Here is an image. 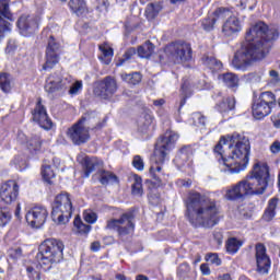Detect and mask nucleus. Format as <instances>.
Masks as SVG:
<instances>
[{"mask_svg": "<svg viewBox=\"0 0 280 280\" xmlns=\"http://www.w3.org/2000/svg\"><path fill=\"white\" fill-rule=\"evenodd\" d=\"M91 250H93V253H97V250H100V242L92 243Z\"/></svg>", "mask_w": 280, "mask_h": 280, "instance_id": "nucleus-59", "label": "nucleus"}, {"mask_svg": "<svg viewBox=\"0 0 280 280\" xmlns=\"http://www.w3.org/2000/svg\"><path fill=\"white\" fill-rule=\"evenodd\" d=\"M178 141V133L174 131H166L155 143L154 153L152 156V165L150 174L158 183H166L167 174L163 171V164L167 154L172 152L174 145Z\"/></svg>", "mask_w": 280, "mask_h": 280, "instance_id": "nucleus-5", "label": "nucleus"}, {"mask_svg": "<svg viewBox=\"0 0 280 280\" xmlns=\"http://www.w3.org/2000/svg\"><path fill=\"white\" fill-rule=\"evenodd\" d=\"M40 145L42 142L38 136L31 138L30 141L26 142V148H28V150H40Z\"/></svg>", "mask_w": 280, "mask_h": 280, "instance_id": "nucleus-41", "label": "nucleus"}, {"mask_svg": "<svg viewBox=\"0 0 280 280\" xmlns=\"http://www.w3.org/2000/svg\"><path fill=\"white\" fill-rule=\"evenodd\" d=\"M207 261L213 264L214 266H222V260L218 256V254H208L206 257Z\"/></svg>", "mask_w": 280, "mask_h": 280, "instance_id": "nucleus-48", "label": "nucleus"}, {"mask_svg": "<svg viewBox=\"0 0 280 280\" xmlns=\"http://www.w3.org/2000/svg\"><path fill=\"white\" fill-rule=\"evenodd\" d=\"M202 65L207 67V69H210V71L215 72L220 71L222 69V61L218 60L215 57L211 55H203L201 58Z\"/></svg>", "mask_w": 280, "mask_h": 280, "instance_id": "nucleus-23", "label": "nucleus"}, {"mask_svg": "<svg viewBox=\"0 0 280 280\" xmlns=\"http://www.w3.org/2000/svg\"><path fill=\"white\" fill-rule=\"evenodd\" d=\"M133 184L131 186L133 196H143V184L141 177L135 175Z\"/></svg>", "mask_w": 280, "mask_h": 280, "instance_id": "nucleus-37", "label": "nucleus"}, {"mask_svg": "<svg viewBox=\"0 0 280 280\" xmlns=\"http://www.w3.org/2000/svg\"><path fill=\"white\" fill-rule=\"evenodd\" d=\"M84 220L88 224H95L97 222V214L95 212H84Z\"/></svg>", "mask_w": 280, "mask_h": 280, "instance_id": "nucleus-49", "label": "nucleus"}, {"mask_svg": "<svg viewBox=\"0 0 280 280\" xmlns=\"http://www.w3.org/2000/svg\"><path fill=\"white\" fill-rule=\"evenodd\" d=\"M0 89L3 93H10L12 91V80L7 72L0 73Z\"/></svg>", "mask_w": 280, "mask_h": 280, "instance_id": "nucleus-31", "label": "nucleus"}, {"mask_svg": "<svg viewBox=\"0 0 280 280\" xmlns=\"http://www.w3.org/2000/svg\"><path fill=\"white\" fill-rule=\"evenodd\" d=\"M13 163L15 164V168L19 170L20 172H23V170L27 167V162L23 156L14 158Z\"/></svg>", "mask_w": 280, "mask_h": 280, "instance_id": "nucleus-44", "label": "nucleus"}, {"mask_svg": "<svg viewBox=\"0 0 280 280\" xmlns=\"http://www.w3.org/2000/svg\"><path fill=\"white\" fill-rule=\"evenodd\" d=\"M33 120H35L40 128H44V130H51V127L54 126V122H51V119H49L47 109H45V106H43L40 100L37 102L33 112Z\"/></svg>", "mask_w": 280, "mask_h": 280, "instance_id": "nucleus-18", "label": "nucleus"}, {"mask_svg": "<svg viewBox=\"0 0 280 280\" xmlns=\"http://www.w3.org/2000/svg\"><path fill=\"white\" fill-rule=\"evenodd\" d=\"M149 202L154 206L160 205L161 198L159 197V195H149Z\"/></svg>", "mask_w": 280, "mask_h": 280, "instance_id": "nucleus-55", "label": "nucleus"}, {"mask_svg": "<svg viewBox=\"0 0 280 280\" xmlns=\"http://www.w3.org/2000/svg\"><path fill=\"white\" fill-rule=\"evenodd\" d=\"M268 183H270L268 164L257 162L244 179L226 189L225 198L226 200H242L246 196H261L268 189Z\"/></svg>", "mask_w": 280, "mask_h": 280, "instance_id": "nucleus-4", "label": "nucleus"}, {"mask_svg": "<svg viewBox=\"0 0 280 280\" xmlns=\"http://www.w3.org/2000/svg\"><path fill=\"white\" fill-rule=\"evenodd\" d=\"M279 38L276 28H268L264 22H257L245 35L247 44L237 50L232 59V67L236 71H248L253 62L264 60L270 51V40Z\"/></svg>", "mask_w": 280, "mask_h": 280, "instance_id": "nucleus-1", "label": "nucleus"}, {"mask_svg": "<svg viewBox=\"0 0 280 280\" xmlns=\"http://www.w3.org/2000/svg\"><path fill=\"white\" fill-rule=\"evenodd\" d=\"M200 271H201V275H203L205 277H209V275H211V269L209 268L208 264H201Z\"/></svg>", "mask_w": 280, "mask_h": 280, "instance_id": "nucleus-54", "label": "nucleus"}, {"mask_svg": "<svg viewBox=\"0 0 280 280\" xmlns=\"http://www.w3.org/2000/svg\"><path fill=\"white\" fill-rule=\"evenodd\" d=\"M18 27L22 36H30L38 30V18L22 15L18 20Z\"/></svg>", "mask_w": 280, "mask_h": 280, "instance_id": "nucleus-17", "label": "nucleus"}, {"mask_svg": "<svg viewBox=\"0 0 280 280\" xmlns=\"http://www.w3.org/2000/svg\"><path fill=\"white\" fill-rule=\"evenodd\" d=\"M15 49H16V42H14L13 39H10L5 48L7 54H12V51H14Z\"/></svg>", "mask_w": 280, "mask_h": 280, "instance_id": "nucleus-53", "label": "nucleus"}, {"mask_svg": "<svg viewBox=\"0 0 280 280\" xmlns=\"http://www.w3.org/2000/svg\"><path fill=\"white\" fill-rule=\"evenodd\" d=\"M71 81V78H70ZM70 89L68 91L69 95H78L80 91L82 90L83 83L82 81H75L74 83L70 82L69 84Z\"/></svg>", "mask_w": 280, "mask_h": 280, "instance_id": "nucleus-43", "label": "nucleus"}, {"mask_svg": "<svg viewBox=\"0 0 280 280\" xmlns=\"http://www.w3.org/2000/svg\"><path fill=\"white\" fill-rule=\"evenodd\" d=\"M270 78H272L276 82H279V72L276 70H270L269 72Z\"/></svg>", "mask_w": 280, "mask_h": 280, "instance_id": "nucleus-58", "label": "nucleus"}, {"mask_svg": "<svg viewBox=\"0 0 280 280\" xmlns=\"http://www.w3.org/2000/svg\"><path fill=\"white\" fill-rule=\"evenodd\" d=\"M187 159H189V154L187 153V148H183L179 150L178 154L175 158V163L178 165H185Z\"/></svg>", "mask_w": 280, "mask_h": 280, "instance_id": "nucleus-39", "label": "nucleus"}, {"mask_svg": "<svg viewBox=\"0 0 280 280\" xmlns=\"http://www.w3.org/2000/svg\"><path fill=\"white\" fill-rule=\"evenodd\" d=\"M256 254V270L259 275H268L270 272V266L272 262L270 261V256H268L266 245L258 243L255 247Z\"/></svg>", "mask_w": 280, "mask_h": 280, "instance_id": "nucleus-15", "label": "nucleus"}, {"mask_svg": "<svg viewBox=\"0 0 280 280\" xmlns=\"http://www.w3.org/2000/svg\"><path fill=\"white\" fill-rule=\"evenodd\" d=\"M26 273L30 280H40V265L39 262H32L26 267Z\"/></svg>", "mask_w": 280, "mask_h": 280, "instance_id": "nucleus-30", "label": "nucleus"}, {"mask_svg": "<svg viewBox=\"0 0 280 280\" xmlns=\"http://www.w3.org/2000/svg\"><path fill=\"white\" fill-rule=\"evenodd\" d=\"M257 100L270 108L277 106V96L272 92H262Z\"/></svg>", "mask_w": 280, "mask_h": 280, "instance_id": "nucleus-29", "label": "nucleus"}, {"mask_svg": "<svg viewBox=\"0 0 280 280\" xmlns=\"http://www.w3.org/2000/svg\"><path fill=\"white\" fill-rule=\"evenodd\" d=\"M12 220V213L0 207V226H5Z\"/></svg>", "mask_w": 280, "mask_h": 280, "instance_id": "nucleus-40", "label": "nucleus"}, {"mask_svg": "<svg viewBox=\"0 0 280 280\" xmlns=\"http://www.w3.org/2000/svg\"><path fill=\"white\" fill-rule=\"evenodd\" d=\"M235 147L226 144V139L221 138L219 143L214 147V154L221 159L225 166L224 172L229 174H240L248 167V159L250 156V141L248 138L234 133L231 138Z\"/></svg>", "mask_w": 280, "mask_h": 280, "instance_id": "nucleus-2", "label": "nucleus"}, {"mask_svg": "<svg viewBox=\"0 0 280 280\" xmlns=\"http://www.w3.org/2000/svg\"><path fill=\"white\" fill-rule=\"evenodd\" d=\"M242 248V242L235 237H231L226 242V250L230 253V255H235L237 250Z\"/></svg>", "mask_w": 280, "mask_h": 280, "instance_id": "nucleus-33", "label": "nucleus"}, {"mask_svg": "<svg viewBox=\"0 0 280 280\" xmlns=\"http://www.w3.org/2000/svg\"><path fill=\"white\" fill-rule=\"evenodd\" d=\"M217 21L215 18H205L201 21V27L202 30H205V32H211V30H213L214 25H215Z\"/></svg>", "mask_w": 280, "mask_h": 280, "instance_id": "nucleus-42", "label": "nucleus"}, {"mask_svg": "<svg viewBox=\"0 0 280 280\" xmlns=\"http://www.w3.org/2000/svg\"><path fill=\"white\" fill-rule=\"evenodd\" d=\"M218 110L222 115H226V113L235 110V97L223 98V101L218 104Z\"/></svg>", "mask_w": 280, "mask_h": 280, "instance_id": "nucleus-25", "label": "nucleus"}, {"mask_svg": "<svg viewBox=\"0 0 280 280\" xmlns=\"http://www.w3.org/2000/svg\"><path fill=\"white\" fill-rule=\"evenodd\" d=\"M182 92L185 97H189V95H191V90L189 89V85L185 82L182 84Z\"/></svg>", "mask_w": 280, "mask_h": 280, "instance_id": "nucleus-56", "label": "nucleus"}, {"mask_svg": "<svg viewBox=\"0 0 280 280\" xmlns=\"http://www.w3.org/2000/svg\"><path fill=\"white\" fill-rule=\"evenodd\" d=\"M101 56L98 57L104 65H108L113 60V48L108 44H102L98 46Z\"/></svg>", "mask_w": 280, "mask_h": 280, "instance_id": "nucleus-26", "label": "nucleus"}, {"mask_svg": "<svg viewBox=\"0 0 280 280\" xmlns=\"http://www.w3.org/2000/svg\"><path fill=\"white\" fill-rule=\"evenodd\" d=\"M116 279L117 280H128V278H126V276L121 275V273H117L116 275Z\"/></svg>", "mask_w": 280, "mask_h": 280, "instance_id": "nucleus-63", "label": "nucleus"}, {"mask_svg": "<svg viewBox=\"0 0 280 280\" xmlns=\"http://www.w3.org/2000/svg\"><path fill=\"white\" fill-rule=\"evenodd\" d=\"M159 12H161V4L150 3L147 5L145 16L149 21H152L159 16Z\"/></svg>", "mask_w": 280, "mask_h": 280, "instance_id": "nucleus-32", "label": "nucleus"}, {"mask_svg": "<svg viewBox=\"0 0 280 280\" xmlns=\"http://www.w3.org/2000/svg\"><path fill=\"white\" fill-rule=\"evenodd\" d=\"M27 224L33 229H40L47 218H49V211L45 206H35L33 207L25 215Z\"/></svg>", "mask_w": 280, "mask_h": 280, "instance_id": "nucleus-13", "label": "nucleus"}, {"mask_svg": "<svg viewBox=\"0 0 280 280\" xmlns=\"http://www.w3.org/2000/svg\"><path fill=\"white\" fill-rule=\"evenodd\" d=\"M192 120L195 126H205L207 118L200 113L192 114Z\"/></svg>", "mask_w": 280, "mask_h": 280, "instance_id": "nucleus-46", "label": "nucleus"}, {"mask_svg": "<svg viewBox=\"0 0 280 280\" xmlns=\"http://www.w3.org/2000/svg\"><path fill=\"white\" fill-rule=\"evenodd\" d=\"M270 152L272 154H279L280 153V141L276 140L271 145H270Z\"/></svg>", "mask_w": 280, "mask_h": 280, "instance_id": "nucleus-52", "label": "nucleus"}, {"mask_svg": "<svg viewBox=\"0 0 280 280\" xmlns=\"http://www.w3.org/2000/svg\"><path fill=\"white\" fill-rule=\"evenodd\" d=\"M219 80H221L228 89H237V86H240V78L233 72L220 74Z\"/></svg>", "mask_w": 280, "mask_h": 280, "instance_id": "nucleus-24", "label": "nucleus"}, {"mask_svg": "<svg viewBox=\"0 0 280 280\" xmlns=\"http://www.w3.org/2000/svg\"><path fill=\"white\" fill-rule=\"evenodd\" d=\"M252 113L255 119H264V117H268L272 113V107L256 100L252 106Z\"/></svg>", "mask_w": 280, "mask_h": 280, "instance_id": "nucleus-21", "label": "nucleus"}, {"mask_svg": "<svg viewBox=\"0 0 280 280\" xmlns=\"http://www.w3.org/2000/svg\"><path fill=\"white\" fill-rule=\"evenodd\" d=\"M15 218H18V220H21V203H18L16 206Z\"/></svg>", "mask_w": 280, "mask_h": 280, "instance_id": "nucleus-61", "label": "nucleus"}, {"mask_svg": "<svg viewBox=\"0 0 280 280\" xmlns=\"http://www.w3.org/2000/svg\"><path fill=\"white\" fill-rule=\"evenodd\" d=\"M165 104V100L163 98H160V100H155L153 101V105L158 106V107H161Z\"/></svg>", "mask_w": 280, "mask_h": 280, "instance_id": "nucleus-60", "label": "nucleus"}, {"mask_svg": "<svg viewBox=\"0 0 280 280\" xmlns=\"http://www.w3.org/2000/svg\"><path fill=\"white\" fill-rule=\"evenodd\" d=\"M78 162L82 164L85 178H89L95 170H98L101 185H108V183H117V175L112 172L104 171V161L97 158L79 155Z\"/></svg>", "mask_w": 280, "mask_h": 280, "instance_id": "nucleus-8", "label": "nucleus"}, {"mask_svg": "<svg viewBox=\"0 0 280 280\" xmlns=\"http://www.w3.org/2000/svg\"><path fill=\"white\" fill-rule=\"evenodd\" d=\"M0 198L5 205H12L19 198V184L14 180H8L2 184L0 189Z\"/></svg>", "mask_w": 280, "mask_h": 280, "instance_id": "nucleus-16", "label": "nucleus"}, {"mask_svg": "<svg viewBox=\"0 0 280 280\" xmlns=\"http://www.w3.org/2000/svg\"><path fill=\"white\" fill-rule=\"evenodd\" d=\"M132 165L136 170H138V172H143V159L140 158V155H135L133 160H132Z\"/></svg>", "mask_w": 280, "mask_h": 280, "instance_id": "nucleus-47", "label": "nucleus"}, {"mask_svg": "<svg viewBox=\"0 0 280 280\" xmlns=\"http://www.w3.org/2000/svg\"><path fill=\"white\" fill-rule=\"evenodd\" d=\"M71 84V78H62L58 72L50 74L46 79L45 91L46 93H62L67 91Z\"/></svg>", "mask_w": 280, "mask_h": 280, "instance_id": "nucleus-12", "label": "nucleus"}, {"mask_svg": "<svg viewBox=\"0 0 280 280\" xmlns=\"http://www.w3.org/2000/svg\"><path fill=\"white\" fill-rule=\"evenodd\" d=\"M60 60V43L56 42L54 36L48 39V45L46 47V62L43 65L44 71L56 67V63Z\"/></svg>", "mask_w": 280, "mask_h": 280, "instance_id": "nucleus-14", "label": "nucleus"}, {"mask_svg": "<svg viewBox=\"0 0 280 280\" xmlns=\"http://www.w3.org/2000/svg\"><path fill=\"white\" fill-rule=\"evenodd\" d=\"M107 231H116L118 237H126L135 231V213L132 211L125 212L119 219H109L106 222Z\"/></svg>", "mask_w": 280, "mask_h": 280, "instance_id": "nucleus-10", "label": "nucleus"}, {"mask_svg": "<svg viewBox=\"0 0 280 280\" xmlns=\"http://www.w3.org/2000/svg\"><path fill=\"white\" fill-rule=\"evenodd\" d=\"M74 226L81 235H86L91 232V225L82 223L80 219L74 220Z\"/></svg>", "mask_w": 280, "mask_h": 280, "instance_id": "nucleus-38", "label": "nucleus"}, {"mask_svg": "<svg viewBox=\"0 0 280 280\" xmlns=\"http://www.w3.org/2000/svg\"><path fill=\"white\" fill-rule=\"evenodd\" d=\"M73 213V203L71 202V195L61 192L56 196L52 202L51 218L55 224H67Z\"/></svg>", "mask_w": 280, "mask_h": 280, "instance_id": "nucleus-9", "label": "nucleus"}, {"mask_svg": "<svg viewBox=\"0 0 280 280\" xmlns=\"http://www.w3.org/2000/svg\"><path fill=\"white\" fill-rule=\"evenodd\" d=\"M185 215L195 229H213L220 222V208L215 200L198 191H190L186 199Z\"/></svg>", "mask_w": 280, "mask_h": 280, "instance_id": "nucleus-3", "label": "nucleus"}, {"mask_svg": "<svg viewBox=\"0 0 280 280\" xmlns=\"http://www.w3.org/2000/svg\"><path fill=\"white\" fill-rule=\"evenodd\" d=\"M42 176L48 185H54V178H56V173L50 165H46L42 170Z\"/></svg>", "mask_w": 280, "mask_h": 280, "instance_id": "nucleus-36", "label": "nucleus"}, {"mask_svg": "<svg viewBox=\"0 0 280 280\" xmlns=\"http://www.w3.org/2000/svg\"><path fill=\"white\" fill-rule=\"evenodd\" d=\"M135 54H137V49L135 48H129L125 55L124 58L119 60V62L117 63V67H121L124 65V62H126V60H130V58H132V56H135Z\"/></svg>", "mask_w": 280, "mask_h": 280, "instance_id": "nucleus-45", "label": "nucleus"}, {"mask_svg": "<svg viewBox=\"0 0 280 280\" xmlns=\"http://www.w3.org/2000/svg\"><path fill=\"white\" fill-rule=\"evenodd\" d=\"M95 128H102V125L97 124V118H95L93 112H88L68 129L67 137L74 145H82V143H86L91 139L89 132L95 130Z\"/></svg>", "mask_w": 280, "mask_h": 280, "instance_id": "nucleus-7", "label": "nucleus"}, {"mask_svg": "<svg viewBox=\"0 0 280 280\" xmlns=\"http://www.w3.org/2000/svg\"><path fill=\"white\" fill-rule=\"evenodd\" d=\"M223 238H224V236L222 235V231L215 230L213 232V240L217 241V244H219V246H221Z\"/></svg>", "mask_w": 280, "mask_h": 280, "instance_id": "nucleus-51", "label": "nucleus"}, {"mask_svg": "<svg viewBox=\"0 0 280 280\" xmlns=\"http://www.w3.org/2000/svg\"><path fill=\"white\" fill-rule=\"evenodd\" d=\"M98 5H101V8H107L108 5V0H96Z\"/></svg>", "mask_w": 280, "mask_h": 280, "instance_id": "nucleus-62", "label": "nucleus"}, {"mask_svg": "<svg viewBox=\"0 0 280 280\" xmlns=\"http://www.w3.org/2000/svg\"><path fill=\"white\" fill-rule=\"evenodd\" d=\"M242 32V21L235 15H231L229 20H225L222 25V34L224 36H235Z\"/></svg>", "mask_w": 280, "mask_h": 280, "instance_id": "nucleus-20", "label": "nucleus"}, {"mask_svg": "<svg viewBox=\"0 0 280 280\" xmlns=\"http://www.w3.org/2000/svg\"><path fill=\"white\" fill-rule=\"evenodd\" d=\"M275 215H276L275 210H270L267 208L262 215V220H265V222H270L272 218H275Z\"/></svg>", "mask_w": 280, "mask_h": 280, "instance_id": "nucleus-50", "label": "nucleus"}, {"mask_svg": "<svg viewBox=\"0 0 280 280\" xmlns=\"http://www.w3.org/2000/svg\"><path fill=\"white\" fill-rule=\"evenodd\" d=\"M117 80L113 77H106L98 86V95L103 100H110L117 93Z\"/></svg>", "mask_w": 280, "mask_h": 280, "instance_id": "nucleus-19", "label": "nucleus"}, {"mask_svg": "<svg viewBox=\"0 0 280 280\" xmlns=\"http://www.w3.org/2000/svg\"><path fill=\"white\" fill-rule=\"evenodd\" d=\"M65 243L56 238L45 240L38 247L36 259L44 272H49L54 266L63 259Z\"/></svg>", "mask_w": 280, "mask_h": 280, "instance_id": "nucleus-6", "label": "nucleus"}, {"mask_svg": "<svg viewBox=\"0 0 280 280\" xmlns=\"http://www.w3.org/2000/svg\"><path fill=\"white\" fill-rule=\"evenodd\" d=\"M136 280H149L148 277L143 276V275H138Z\"/></svg>", "mask_w": 280, "mask_h": 280, "instance_id": "nucleus-64", "label": "nucleus"}, {"mask_svg": "<svg viewBox=\"0 0 280 280\" xmlns=\"http://www.w3.org/2000/svg\"><path fill=\"white\" fill-rule=\"evenodd\" d=\"M121 80L124 82H127V84H132L135 86L141 82V73L139 72H133L129 74L125 73V74H121Z\"/></svg>", "mask_w": 280, "mask_h": 280, "instance_id": "nucleus-35", "label": "nucleus"}, {"mask_svg": "<svg viewBox=\"0 0 280 280\" xmlns=\"http://www.w3.org/2000/svg\"><path fill=\"white\" fill-rule=\"evenodd\" d=\"M233 10L224 7H220L215 9L213 12V19L218 21H228L231 16H233Z\"/></svg>", "mask_w": 280, "mask_h": 280, "instance_id": "nucleus-28", "label": "nucleus"}, {"mask_svg": "<svg viewBox=\"0 0 280 280\" xmlns=\"http://www.w3.org/2000/svg\"><path fill=\"white\" fill-rule=\"evenodd\" d=\"M72 14L77 16H82L89 12V7H86V0H70L68 3Z\"/></svg>", "mask_w": 280, "mask_h": 280, "instance_id": "nucleus-22", "label": "nucleus"}, {"mask_svg": "<svg viewBox=\"0 0 280 280\" xmlns=\"http://www.w3.org/2000/svg\"><path fill=\"white\" fill-rule=\"evenodd\" d=\"M137 54L140 58H150L154 54V44L147 40L144 44L138 47Z\"/></svg>", "mask_w": 280, "mask_h": 280, "instance_id": "nucleus-27", "label": "nucleus"}, {"mask_svg": "<svg viewBox=\"0 0 280 280\" xmlns=\"http://www.w3.org/2000/svg\"><path fill=\"white\" fill-rule=\"evenodd\" d=\"M152 117L150 115H144L143 118H140L138 121V130L142 133L148 132L150 130V126H152Z\"/></svg>", "mask_w": 280, "mask_h": 280, "instance_id": "nucleus-34", "label": "nucleus"}, {"mask_svg": "<svg viewBox=\"0 0 280 280\" xmlns=\"http://www.w3.org/2000/svg\"><path fill=\"white\" fill-rule=\"evenodd\" d=\"M164 51L175 65L191 60V45L185 42L172 43L165 47Z\"/></svg>", "mask_w": 280, "mask_h": 280, "instance_id": "nucleus-11", "label": "nucleus"}, {"mask_svg": "<svg viewBox=\"0 0 280 280\" xmlns=\"http://www.w3.org/2000/svg\"><path fill=\"white\" fill-rule=\"evenodd\" d=\"M279 200L277 198H272L269 203H268V208L271 211H275L277 209V205H278Z\"/></svg>", "mask_w": 280, "mask_h": 280, "instance_id": "nucleus-57", "label": "nucleus"}]
</instances>
